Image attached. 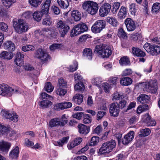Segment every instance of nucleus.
<instances>
[{
    "label": "nucleus",
    "mask_w": 160,
    "mask_h": 160,
    "mask_svg": "<svg viewBox=\"0 0 160 160\" xmlns=\"http://www.w3.org/2000/svg\"><path fill=\"white\" fill-rule=\"evenodd\" d=\"M51 2L50 0H46L41 8V11H36L33 13L32 16L34 20L39 22L43 15L48 13Z\"/></svg>",
    "instance_id": "nucleus-1"
},
{
    "label": "nucleus",
    "mask_w": 160,
    "mask_h": 160,
    "mask_svg": "<svg viewBox=\"0 0 160 160\" xmlns=\"http://www.w3.org/2000/svg\"><path fill=\"white\" fill-rule=\"evenodd\" d=\"M142 86L144 91L152 93H156L158 89L157 80H150L142 83Z\"/></svg>",
    "instance_id": "nucleus-2"
},
{
    "label": "nucleus",
    "mask_w": 160,
    "mask_h": 160,
    "mask_svg": "<svg viewBox=\"0 0 160 160\" xmlns=\"http://www.w3.org/2000/svg\"><path fill=\"white\" fill-rule=\"evenodd\" d=\"M82 7L88 14L92 15L97 13L98 9V3L91 1L84 2L82 4Z\"/></svg>",
    "instance_id": "nucleus-3"
},
{
    "label": "nucleus",
    "mask_w": 160,
    "mask_h": 160,
    "mask_svg": "<svg viewBox=\"0 0 160 160\" xmlns=\"http://www.w3.org/2000/svg\"><path fill=\"white\" fill-rule=\"evenodd\" d=\"M95 51L102 58L108 57L112 54V51L108 46L101 44L96 46Z\"/></svg>",
    "instance_id": "nucleus-4"
},
{
    "label": "nucleus",
    "mask_w": 160,
    "mask_h": 160,
    "mask_svg": "<svg viewBox=\"0 0 160 160\" xmlns=\"http://www.w3.org/2000/svg\"><path fill=\"white\" fill-rule=\"evenodd\" d=\"M13 27L15 31L21 34L27 31L29 29L28 24L23 20L19 19L13 22Z\"/></svg>",
    "instance_id": "nucleus-5"
},
{
    "label": "nucleus",
    "mask_w": 160,
    "mask_h": 160,
    "mask_svg": "<svg viewBox=\"0 0 160 160\" xmlns=\"http://www.w3.org/2000/svg\"><path fill=\"white\" fill-rule=\"evenodd\" d=\"M116 143L115 140H112L102 144L99 150L100 154L109 153L115 148Z\"/></svg>",
    "instance_id": "nucleus-6"
},
{
    "label": "nucleus",
    "mask_w": 160,
    "mask_h": 160,
    "mask_svg": "<svg viewBox=\"0 0 160 160\" xmlns=\"http://www.w3.org/2000/svg\"><path fill=\"white\" fill-rule=\"evenodd\" d=\"M88 29V27L85 24H78L75 25L71 30L70 35L71 37H75L86 31Z\"/></svg>",
    "instance_id": "nucleus-7"
},
{
    "label": "nucleus",
    "mask_w": 160,
    "mask_h": 160,
    "mask_svg": "<svg viewBox=\"0 0 160 160\" xmlns=\"http://www.w3.org/2000/svg\"><path fill=\"white\" fill-rule=\"evenodd\" d=\"M19 91L18 88H13L6 84L0 85V95L6 96H11L12 94L18 93Z\"/></svg>",
    "instance_id": "nucleus-8"
},
{
    "label": "nucleus",
    "mask_w": 160,
    "mask_h": 160,
    "mask_svg": "<svg viewBox=\"0 0 160 160\" xmlns=\"http://www.w3.org/2000/svg\"><path fill=\"white\" fill-rule=\"evenodd\" d=\"M143 47L152 56H157L160 53V47L158 45H152L146 43Z\"/></svg>",
    "instance_id": "nucleus-9"
},
{
    "label": "nucleus",
    "mask_w": 160,
    "mask_h": 160,
    "mask_svg": "<svg viewBox=\"0 0 160 160\" xmlns=\"http://www.w3.org/2000/svg\"><path fill=\"white\" fill-rule=\"evenodd\" d=\"M57 28L61 37H64L70 29L69 26L64 22L59 21L57 24Z\"/></svg>",
    "instance_id": "nucleus-10"
},
{
    "label": "nucleus",
    "mask_w": 160,
    "mask_h": 160,
    "mask_svg": "<svg viewBox=\"0 0 160 160\" xmlns=\"http://www.w3.org/2000/svg\"><path fill=\"white\" fill-rule=\"evenodd\" d=\"M105 27L104 21L103 20H98L92 26L91 30L93 33H100Z\"/></svg>",
    "instance_id": "nucleus-11"
},
{
    "label": "nucleus",
    "mask_w": 160,
    "mask_h": 160,
    "mask_svg": "<svg viewBox=\"0 0 160 160\" xmlns=\"http://www.w3.org/2000/svg\"><path fill=\"white\" fill-rule=\"evenodd\" d=\"M1 115L14 122H17L18 120V116L15 112L11 113L8 111L3 110L1 112Z\"/></svg>",
    "instance_id": "nucleus-12"
},
{
    "label": "nucleus",
    "mask_w": 160,
    "mask_h": 160,
    "mask_svg": "<svg viewBox=\"0 0 160 160\" xmlns=\"http://www.w3.org/2000/svg\"><path fill=\"white\" fill-rule=\"evenodd\" d=\"M111 7V5L109 3H106L102 5L99 10V15L102 17L107 16L110 11Z\"/></svg>",
    "instance_id": "nucleus-13"
},
{
    "label": "nucleus",
    "mask_w": 160,
    "mask_h": 160,
    "mask_svg": "<svg viewBox=\"0 0 160 160\" xmlns=\"http://www.w3.org/2000/svg\"><path fill=\"white\" fill-rule=\"evenodd\" d=\"M35 56L36 58L40 59L42 62L48 60L49 57L48 53L41 49H39L36 51Z\"/></svg>",
    "instance_id": "nucleus-14"
},
{
    "label": "nucleus",
    "mask_w": 160,
    "mask_h": 160,
    "mask_svg": "<svg viewBox=\"0 0 160 160\" xmlns=\"http://www.w3.org/2000/svg\"><path fill=\"white\" fill-rule=\"evenodd\" d=\"M51 30L49 28H44L41 31L40 30L36 31L34 32L35 35L36 37L39 38V36L49 37L51 34Z\"/></svg>",
    "instance_id": "nucleus-15"
},
{
    "label": "nucleus",
    "mask_w": 160,
    "mask_h": 160,
    "mask_svg": "<svg viewBox=\"0 0 160 160\" xmlns=\"http://www.w3.org/2000/svg\"><path fill=\"white\" fill-rule=\"evenodd\" d=\"M120 108L117 102L113 103L111 105L109 108L110 115L114 117L118 116L120 112Z\"/></svg>",
    "instance_id": "nucleus-16"
},
{
    "label": "nucleus",
    "mask_w": 160,
    "mask_h": 160,
    "mask_svg": "<svg viewBox=\"0 0 160 160\" xmlns=\"http://www.w3.org/2000/svg\"><path fill=\"white\" fill-rule=\"evenodd\" d=\"M128 31L130 32L134 30L136 28V25L135 22L130 18H127L124 21Z\"/></svg>",
    "instance_id": "nucleus-17"
},
{
    "label": "nucleus",
    "mask_w": 160,
    "mask_h": 160,
    "mask_svg": "<svg viewBox=\"0 0 160 160\" xmlns=\"http://www.w3.org/2000/svg\"><path fill=\"white\" fill-rule=\"evenodd\" d=\"M11 143L4 140L0 141V151L5 153H7L11 147Z\"/></svg>",
    "instance_id": "nucleus-18"
},
{
    "label": "nucleus",
    "mask_w": 160,
    "mask_h": 160,
    "mask_svg": "<svg viewBox=\"0 0 160 160\" xmlns=\"http://www.w3.org/2000/svg\"><path fill=\"white\" fill-rule=\"evenodd\" d=\"M134 132L132 131H130L125 135L122 139V143L124 145H127L134 138Z\"/></svg>",
    "instance_id": "nucleus-19"
},
{
    "label": "nucleus",
    "mask_w": 160,
    "mask_h": 160,
    "mask_svg": "<svg viewBox=\"0 0 160 160\" xmlns=\"http://www.w3.org/2000/svg\"><path fill=\"white\" fill-rule=\"evenodd\" d=\"M65 123V121L61 122L59 118H56L51 120L49 122V126L51 128L59 126H63Z\"/></svg>",
    "instance_id": "nucleus-20"
},
{
    "label": "nucleus",
    "mask_w": 160,
    "mask_h": 160,
    "mask_svg": "<svg viewBox=\"0 0 160 160\" xmlns=\"http://www.w3.org/2000/svg\"><path fill=\"white\" fill-rule=\"evenodd\" d=\"M16 58L15 59V62L18 66H20L23 64V58L24 55L20 52H18L16 56Z\"/></svg>",
    "instance_id": "nucleus-21"
},
{
    "label": "nucleus",
    "mask_w": 160,
    "mask_h": 160,
    "mask_svg": "<svg viewBox=\"0 0 160 160\" xmlns=\"http://www.w3.org/2000/svg\"><path fill=\"white\" fill-rule=\"evenodd\" d=\"M19 149L18 146H17L13 148L9 153L10 157L12 159H16L19 156Z\"/></svg>",
    "instance_id": "nucleus-22"
},
{
    "label": "nucleus",
    "mask_w": 160,
    "mask_h": 160,
    "mask_svg": "<svg viewBox=\"0 0 160 160\" xmlns=\"http://www.w3.org/2000/svg\"><path fill=\"white\" fill-rule=\"evenodd\" d=\"M83 56L86 59L91 60L92 58V51L90 48H86L83 52Z\"/></svg>",
    "instance_id": "nucleus-23"
},
{
    "label": "nucleus",
    "mask_w": 160,
    "mask_h": 160,
    "mask_svg": "<svg viewBox=\"0 0 160 160\" xmlns=\"http://www.w3.org/2000/svg\"><path fill=\"white\" fill-rule=\"evenodd\" d=\"M4 48L10 51H13L15 50V46L14 43L11 41H7L3 44Z\"/></svg>",
    "instance_id": "nucleus-24"
},
{
    "label": "nucleus",
    "mask_w": 160,
    "mask_h": 160,
    "mask_svg": "<svg viewBox=\"0 0 160 160\" xmlns=\"http://www.w3.org/2000/svg\"><path fill=\"white\" fill-rule=\"evenodd\" d=\"M79 132L83 134H86L89 132L88 128L83 124H79L78 126Z\"/></svg>",
    "instance_id": "nucleus-25"
},
{
    "label": "nucleus",
    "mask_w": 160,
    "mask_h": 160,
    "mask_svg": "<svg viewBox=\"0 0 160 160\" xmlns=\"http://www.w3.org/2000/svg\"><path fill=\"white\" fill-rule=\"evenodd\" d=\"M150 99V97L145 94H141L138 98V101L141 103H148Z\"/></svg>",
    "instance_id": "nucleus-26"
},
{
    "label": "nucleus",
    "mask_w": 160,
    "mask_h": 160,
    "mask_svg": "<svg viewBox=\"0 0 160 160\" xmlns=\"http://www.w3.org/2000/svg\"><path fill=\"white\" fill-rule=\"evenodd\" d=\"M69 139V137H64L57 141L53 142V143L56 146L62 147L65 143H67Z\"/></svg>",
    "instance_id": "nucleus-27"
},
{
    "label": "nucleus",
    "mask_w": 160,
    "mask_h": 160,
    "mask_svg": "<svg viewBox=\"0 0 160 160\" xmlns=\"http://www.w3.org/2000/svg\"><path fill=\"white\" fill-rule=\"evenodd\" d=\"M127 14L126 8L124 6H122L118 13L117 15L118 18L121 19H123L126 17Z\"/></svg>",
    "instance_id": "nucleus-28"
},
{
    "label": "nucleus",
    "mask_w": 160,
    "mask_h": 160,
    "mask_svg": "<svg viewBox=\"0 0 160 160\" xmlns=\"http://www.w3.org/2000/svg\"><path fill=\"white\" fill-rule=\"evenodd\" d=\"M83 96L80 94H75L73 97L72 101L78 105L80 104L83 102Z\"/></svg>",
    "instance_id": "nucleus-29"
},
{
    "label": "nucleus",
    "mask_w": 160,
    "mask_h": 160,
    "mask_svg": "<svg viewBox=\"0 0 160 160\" xmlns=\"http://www.w3.org/2000/svg\"><path fill=\"white\" fill-rule=\"evenodd\" d=\"M132 52L133 54L138 57H144L146 55L144 52L138 48H133Z\"/></svg>",
    "instance_id": "nucleus-30"
},
{
    "label": "nucleus",
    "mask_w": 160,
    "mask_h": 160,
    "mask_svg": "<svg viewBox=\"0 0 160 160\" xmlns=\"http://www.w3.org/2000/svg\"><path fill=\"white\" fill-rule=\"evenodd\" d=\"M72 18L75 21H78L81 19V13L78 10H73L71 12Z\"/></svg>",
    "instance_id": "nucleus-31"
},
{
    "label": "nucleus",
    "mask_w": 160,
    "mask_h": 160,
    "mask_svg": "<svg viewBox=\"0 0 160 160\" xmlns=\"http://www.w3.org/2000/svg\"><path fill=\"white\" fill-rule=\"evenodd\" d=\"M13 57V55L12 53L7 51H3L0 54V58L2 59L10 60Z\"/></svg>",
    "instance_id": "nucleus-32"
},
{
    "label": "nucleus",
    "mask_w": 160,
    "mask_h": 160,
    "mask_svg": "<svg viewBox=\"0 0 160 160\" xmlns=\"http://www.w3.org/2000/svg\"><path fill=\"white\" fill-rule=\"evenodd\" d=\"M10 131V128L2 124H0V133L2 135H7Z\"/></svg>",
    "instance_id": "nucleus-33"
},
{
    "label": "nucleus",
    "mask_w": 160,
    "mask_h": 160,
    "mask_svg": "<svg viewBox=\"0 0 160 160\" xmlns=\"http://www.w3.org/2000/svg\"><path fill=\"white\" fill-rule=\"evenodd\" d=\"M57 2L58 5L62 8H67L69 6L68 0H57Z\"/></svg>",
    "instance_id": "nucleus-34"
},
{
    "label": "nucleus",
    "mask_w": 160,
    "mask_h": 160,
    "mask_svg": "<svg viewBox=\"0 0 160 160\" xmlns=\"http://www.w3.org/2000/svg\"><path fill=\"white\" fill-rule=\"evenodd\" d=\"M151 133V130L148 128L142 129L139 132L138 136L140 138L144 137L149 135Z\"/></svg>",
    "instance_id": "nucleus-35"
},
{
    "label": "nucleus",
    "mask_w": 160,
    "mask_h": 160,
    "mask_svg": "<svg viewBox=\"0 0 160 160\" xmlns=\"http://www.w3.org/2000/svg\"><path fill=\"white\" fill-rule=\"evenodd\" d=\"M120 82V84L123 85L128 86L132 83V80L129 78L125 77L122 78Z\"/></svg>",
    "instance_id": "nucleus-36"
},
{
    "label": "nucleus",
    "mask_w": 160,
    "mask_h": 160,
    "mask_svg": "<svg viewBox=\"0 0 160 160\" xmlns=\"http://www.w3.org/2000/svg\"><path fill=\"white\" fill-rule=\"evenodd\" d=\"M119 63L122 66H125L130 65V61L128 58L126 56L121 58L119 60Z\"/></svg>",
    "instance_id": "nucleus-37"
},
{
    "label": "nucleus",
    "mask_w": 160,
    "mask_h": 160,
    "mask_svg": "<svg viewBox=\"0 0 160 160\" xmlns=\"http://www.w3.org/2000/svg\"><path fill=\"white\" fill-rule=\"evenodd\" d=\"M102 79L100 77L93 78L92 80V82L93 84L100 88L101 83L102 82Z\"/></svg>",
    "instance_id": "nucleus-38"
},
{
    "label": "nucleus",
    "mask_w": 160,
    "mask_h": 160,
    "mask_svg": "<svg viewBox=\"0 0 160 160\" xmlns=\"http://www.w3.org/2000/svg\"><path fill=\"white\" fill-rule=\"evenodd\" d=\"M148 106L147 104L139 106L137 108V112L138 114H140L143 112L148 109Z\"/></svg>",
    "instance_id": "nucleus-39"
},
{
    "label": "nucleus",
    "mask_w": 160,
    "mask_h": 160,
    "mask_svg": "<svg viewBox=\"0 0 160 160\" xmlns=\"http://www.w3.org/2000/svg\"><path fill=\"white\" fill-rule=\"evenodd\" d=\"M107 21L114 27H116L118 24L116 19L113 18L108 17L107 18Z\"/></svg>",
    "instance_id": "nucleus-40"
},
{
    "label": "nucleus",
    "mask_w": 160,
    "mask_h": 160,
    "mask_svg": "<svg viewBox=\"0 0 160 160\" xmlns=\"http://www.w3.org/2000/svg\"><path fill=\"white\" fill-rule=\"evenodd\" d=\"M65 88L57 87L56 90L57 94L60 96H64L67 92V90Z\"/></svg>",
    "instance_id": "nucleus-41"
},
{
    "label": "nucleus",
    "mask_w": 160,
    "mask_h": 160,
    "mask_svg": "<svg viewBox=\"0 0 160 160\" xmlns=\"http://www.w3.org/2000/svg\"><path fill=\"white\" fill-rule=\"evenodd\" d=\"M44 89L47 92H51L53 91L54 86L50 82H48L45 84Z\"/></svg>",
    "instance_id": "nucleus-42"
},
{
    "label": "nucleus",
    "mask_w": 160,
    "mask_h": 160,
    "mask_svg": "<svg viewBox=\"0 0 160 160\" xmlns=\"http://www.w3.org/2000/svg\"><path fill=\"white\" fill-rule=\"evenodd\" d=\"M84 88L83 84L81 82H79L76 83L74 86V89L75 91L79 90L82 91L84 90Z\"/></svg>",
    "instance_id": "nucleus-43"
},
{
    "label": "nucleus",
    "mask_w": 160,
    "mask_h": 160,
    "mask_svg": "<svg viewBox=\"0 0 160 160\" xmlns=\"http://www.w3.org/2000/svg\"><path fill=\"white\" fill-rule=\"evenodd\" d=\"M52 104V102L49 100H44L41 101L40 103V106L43 108L50 107Z\"/></svg>",
    "instance_id": "nucleus-44"
},
{
    "label": "nucleus",
    "mask_w": 160,
    "mask_h": 160,
    "mask_svg": "<svg viewBox=\"0 0 160 160\" xmlns=\"http://www.w3.org/2000/svg\"><path fill=\"white\" fill-rule=\"evenodd\" d=\"M152 11L153 13H157L160 11V3H154L152 7Z\"/></svg>",
    "instance_id": "nucleus-45"
},
{
    "label": "nucleus",
    "mask_w": 160,
    "mask_h": 160,
    "mask_svg": "<svg viewBox=\"0 0 160 160\" xmlns=\"http://www.w3.org/2000/svg\"><path fill=\"white\" fill-rule=\"evenodd\" d=\"M99 141V138L97 136L92 137L91 139L90 145V146H96L97 145Z\"/></svg>",
    "instance_id": "nucleus-46"
},
{
    "label": "nucleus",
    "mask_w": 160,
    "mask_h": 160,
    "mask_svg": "<svg viewBox=\"0 0 160 160\" xmlns=\"http://www.w3.org/2000/svg\"><path fill=\"white\" fill-rule=\"evenodd\" d=\"M67 82L62 78H60L58 80V85L57 87L67 88Z\"/></svg>",
    "instance_id": "nucleus-47"
},
{
    "label": "nucleus",
    "mask_w": 160,
    "mask_h": 160,
    "mask_svg": "<svg viewBox=\"0 0 160 160\" xmlns=\"http://www.w3.org/2000/svg\"><path fill=\"white\" fill-rule=\"evenodd\" d=\"M102 87L104 91L107 93L109 92L111 88V86L107 82H104L102 84Z\"/></svg>",
    "instance_id": "nucleus-48"
},
{
    "label": "nucleus",
    "mask_w": 160,
    "mask_h": 160,
    "mask_svg": "<svg viewBox=\"0 0 160 160\" xmlns=\"http://www.w3.org/2000/svg\"><path fill=\"white\" fill-rule=\"evenodd\" d=\"M52 23V21L49 16L47 15L46 18H44L42 21L43 25L50 26Z\"/></svg>",
    "instance_id": "nucleus-49"
},
{
    "label": "nucleus",
    "mask_w": 160,
    "mask_h": 160,
    "mask_svg": "<svg viewBox=\"0 0 160 160\" xmlns=\"http://www.w3.org/2000/svg\"><path fill=\"white\" fill-rule=\"evenodd\" d=\"M42 1V0H29V2L32 6L37 7L41 4Z\"/></svg>",
    "instance_id": "nucleus-50"
},
{
    "label": "nucleus",
    "mask_w": 160,
    "mask_h": 160,
    "mask_svg": "<svg viewBox=\"0 0 160 160\" xmlns=\"http://www.w3.org/2000/svg\"><path fill=\"white\" fill-rule=\"evenodd\" d=\"M83 121L84 123H89L91 122L92 118L89 114H83Z\"/></svg>",
    "instance_id": "nucleus-51"
},
{
    "label": "nucleus",
    "mask_w": 160,
    "mask_h": 160,
    "mask_svg": "<svg viewBox=\"0 0 160 160\" xmlns=\"http://www.w3.org/2000/svg\"><path fill=\"white\" fill-rule=\"evenodd\" d=\"M8 30V26L7 24L3 22H0V30L7 32Z\"/></svg>",
    "instance_id": "nucleus-52"
},
{
    "label": "nucleus",
    "mask_w": 160,
    "mask_h": 160,
    "mask_svg": "<svg viewBox=\"0 0 160 160\" xmlns=\"http://www.w3.org/2000/svg\"><path fill=\"white\" fill-rule=\"evenodd\" d=\"M78 67V63L77 62H74L72 65L69 66L68 68L69 71L70 72H73L76 71Z\"/></svg>",
    "instance_id": "nucleus-53"
},
{
    "label": "nucleus",
    "mask_w": 160,
    "mask_h": 160,
    "mask_svg": "<svg viewBox=\"0 0 160 160\" xmlns=\"http://www.w3.org/2000/svg\"><path fill=\"white\" fill-rule=\"evenodd\" d=\"M120 6V2H115L114 3L112 9V12L113 14H115L116 13Z\"/></svg>",
    "instance_id": "nucleus-54"
},
{
    "label": "nucleus",
    "mask_w": 160,
    "mask_h": 160,
    "mask_svg": "<svg viewBox=\"0 0 160 160\" xmlns=\"http://www.w3.org/2000/svg\"><path fill=\"white\" fill-rule=\"evenodd\" d=\"M2 2L5 7L8 8L13 3L12 0H1Z\"/></svg>",
    "instance_id": "nucleus-55"
},
{
    "label": "nucleus",
    "mask_w": 160,
    "mask_h": 160,
    "mask_svg": "<svg viewBox=\"0 0 160 160\" xmlns=\"http://www.w3.org/2000/svg\"><path fill=\"white\" fill-rule=\"evenodd\" d=\"M118 35L119 37L122 38H127L126 33L122 28L118 29Z\"/></svg>",
    "instance_id": "nucleus-56"
},
{
    "label": "nucleus",
    "mask_w": 160,
    "mask_h": 160,
    "mask_svg": "<svg viewBox=\"0 0 160 160\" xmlns=\"http://www.w3.org/2000/svg\"><path fill=\"white\" fill-rule=\"evenodd\" d=\"M35 47L32 45L23 46L22 47V49L24 52H27L30 50H34Z\"/></svg>",
    "instance_id": "nucleus-57"
},
{
    "label": "nucleus",
    "mask_w": 160,
    "mask_h": 160,
    "mask_svg": "<svg viewBox=\"0 0 160 160\" xmlns=\"http://www.w3.org/2000/svg\"><path fill=\"white\" fill-rule=\"evenodd\" d=\"M40 98L41 99H49L51 100L52 99V97L51 96L48 95L45 92H42L41 93Z\"/></svg>",
    "instance_id": "nucleus-58"
},
{
    "label": "nucleus",
    "mask_w": 160,
    "mask_h": 160,
    "mask_svg": "<svg viewBox=\"0 0 160 160\" xmlns=\"http://www.w3.org/2000/svg\"><path fill=\"white\" fill-rule=\"evenodd\" d=\"M136 5L135 4L132 3L129 5L130 12L132 15H135L136 12Z\"/></svg>",
    "instance_id": "nucleus-59"
},
{
    "label": "nucleus",
    "mask_w": 160,
    "mask_h": 160,
    "mask_svg": "<svg viewBox=\"0 0 160 160\" xmlns=\"http://www.w3.org/2000/svg\"><path fill=\"white\" fill-rule=\"evenodd\" d=\"M150 116L149 114L147 113L142 116V121L147 125L148 122L150 121Z\"/></svg>",
    "instance_id": "nucleus-60"
},
{
    "label": "nucleus",
    "mask_w": 160,
    "mask_h": 160,
    "mask_svg": "<svg viewBox=\"0 0 160 160\" xmlns=\"http://www.w3.org/2000/svg\"><path fill=\"white\" fill-rule=\"evenodd\" d=\"M122 95L120 93L118 92H115L112 95V101L119 100L120 98H122Z\"/></svg>",
    "instance_id": "nucleus-61"
},
{
    "label": "nucleus",
    "mask_w": 160,
    "mask_h": 160,
    "mask_svg": "<svg viewBox=\"0 0 160 160\" xmlns=\"http://www.w3.org/2000/svg\"><path fill=\"white\" fill-rule=\"evenodd\" d=\"M7 11L2 7H0V18H5L7 17Z\"/></svg>",
    "instance_id": "nucleus-62"
},
{
    "label": "nucleus",
    "mask_w": 160,
    "mask_h": 160,
    "mask_svg": "<svg viewBox=\"0 0 160 160\" xmlns=\"http://www.w3.org/2000/svg\"><path fill=\"white\" fill-rule=\"evenodd\" d=\"M106 114V112L104 111H98L97 114V119L99 121Z\"/></svg>",
    "instance_id": "nucleus-63"
},
{
    "label": "nucleus",
    "mask_w": 160,
    "mask_h": 160,
    "mask_svg": "<svg viewBox=\"0 0 160 160\" xmlns=\"http://www.w3.org/2000/svg\"><path fill=\"white\" fill-rule=\"evenodd\" d=\"M91 38V36L88 34L83 35L79 38V41L80 42H83L85 41L88 38Z\"/></svg>",
    "instance_id": "nucleus-64"
}]
</instances>
